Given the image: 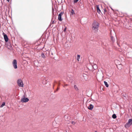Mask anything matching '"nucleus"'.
I'll return each mask as SVG.
<instances>
[{"label":"nucleus","mask_w":132,"mask_h":132,"mask_svg":"<svg viewBox=\"0 0 132 132\" xmlns=\"http://www.w3.org/2000/svg\"><path fill=\"white\" fill-rule=\"evenodd\" d=\"M80 55H78V54L77 55V59L78 61V62H79V59H80Z\"/></svg>","instance_id":"nucleus-12"},{"label":"nucleus","mask_w":132,"mask_h":132,"mask_svg":"<svg viewBox=\"0 0 132 132\" xmlns=\"http://www.w3.org/2000/svg\"><path fill=\"white\" fill-rule=\"evenodd\" d=\"M111 39L112 42H113L114 41V38L112 36H111Z\"/></svg>","instance_id":"nucleus-19"},{"label":"nucleus","mask_w":132,"mask_h":132,"mask_svg":"<svg viewBox=\"0 0 132 132\" xmlns=\"http://www.w3.org/2000/svg\"><path fill=\"white\" fill-rule=\"evenodd\" d=\"M59 90V88H58H58H57V90Z\"/></svg>","instance_id":"nucleus-26"},{"label":"nucleus","mask_w":132,"mask_h":132,"mask_svg":"<svg viewBox=\"0 0 132 132\" xmlns=\"http://www.w3.org/2000/svg\"><path fill=\"white\" fill-rule=\"evenodd\" d=\"M83 77L85 80H87L88 79V75L84 73L83 75Z\"/></svg>","instance_id":"nucleus-7"},{"label":"nucleus","mask_w":132,"mask_h":132,"mask_svg":"<svg viewBox=\"0 0 132 132\" xmlns=\"http://www.w3.org/2000/svg\"><path fill=\"white\" fill-rule=\"evenodd\" d=\"M71 14H75V12H74V11L72 9L71 10Z\"/></svg>","instance_id":"nucleus-18"},{"label":"nucleus","mask_w":132,"mask_h":132,"mask_svg":"<svg viewBox=\"0 0 132 132\" xmlns=\"http://www.w3.org/2000/svg\"><path fill=\"white\" fill-rule=\"evenodd\" d=\"M71 123L73 125H75L76 123L73 121H72Z\"/></svg>","instance_id":"nucleus-21"},{"label":"nucleus","mask_w":132,"mask_h":132,"mask_svg":"<svg viewBox=\"0 0 132 132\" xmlns=\"http://www.w3.org/2000/svg\"><path fill=\"white\" fill-rule=\"evenodd\" d=\"M128 123L131 125L132 124V119H129V120Z\"/></svg>","instance_id":"nucleus-11"},{"label":"nucleus","mask_w":132,"mask_h":132,"mask_svg":"<svg viewBox=\"0 0 132 132\" xmlns=\"http://www.w3.org/2000/svg\"><path fill=\"white\" fill-rule=\"evenodd\" d=\"M8 2H9L10 0H6Z\"/></svg>","instance_id":"nucleus-25"},{"label":"nucleus","mask_w":132,"mask_h":132,"mask_svg":"<svg viewBox=\"0 0 132 132\" xmlns=\"http://www.w3.org/2000/svg\"><path fill=\"white\" fill-rule=\"evenodd\" d=\"M112 117L113 119H116L117 118V116L115 114H113L112 116Z\"/></svg>","instance_id":"nucleus-14"},{"label":"nucleus","mask_w":132,"mask_h":132,"mask_svg":"<svg viewBox=\"0 0 132 132\" xmlns=\"http://www.w3.org/2000/svg\"><path fill=\"white\" fill-rule=\"evenodd\" d=\"M131 125H130L129 123L128 122L125 125V127L126 128H128Z\"/></svg>","instance_id":"nucleus-10"},{"label":"nucleus","mask_w":132,"mask_h":132,"mask_svg":"<svg viewBox=\"0 0 132 132\" xmlns=\"http://www.w3.org/2000/svg\"><path fill=\"white\" fill-rule=\"evenodd\" d=\"M5 102H3V103H2V105H1V106H0V107L1 108H2L3 107V106H4L5 105Z\"/></svg>","instance_id":"nucleus-15"},{"label":"nucleus","mask_w":132,"mask_h":132,"mask_svg":"<svg viewBox=\"0 0 132 132\" xmlns=\"http://www.w3.org/2000/svg\"><path fill=\"white\" fill-rule=\"evenodd\" d=\"M94 108V106L92 104H90L88 108L90 110H92Z\"/></svg>","instance_id":"nucleus-8"},{"label":"nucleus","mask_w":132,"mask_h":132,"mask_svg":"<svg viewBox=\"0 0 132 132\" xmlns=\"http://www.w3.org/2000/svg\"><path fill=\"white\" fill-rule=\"evenodd\" d=\"M66 28H65L64 29V30H63V31L64 32H65V31H66Z\"/></svg>","instance_id":"nucleus-23"},{"label":"nucleus","mask_w":132,"mask_h":132,"mask_svg":"<svg viewBox=\"0 0 132 132\" xmlns=\"http://www.w3.org/2000/svg\"><path fill=\"white\" fill-rule=\"evenodd\" d=\"M79 1V0H74V2L75 3H76L77 2Z\"/></svg>","instance_id":"nucleus-22"},{"label":"nucleus","mask_w":132,"mask_h":132,"mask_svg":"<svg viewBox=\"0 0 132 132\" xmlns=\"http://www.w3.org/2000/svg\"><path fill=\"white\" fill-rule=\"evenodd\" d=\"M17 62L16 60H14L12 62V64L13 65L14 68L15 69H16L17 68Z\"/></svg>","instance_id":"nucleus-4"},{"label":"nucleus","mask_w":132,"mask_h":132,"mask_svg":"<svg viewBox=\"0 0 132 132\" xmlns=\"http://www.w3.org/2000/svg\"><path fill=\"white\" fill-rule=\"evenodd\" d=\"M104 84L106 87H108L109 86V85L108 84L107 82L105 81H104Z\"/></svg>","instance_id":"nucleus-13"},{"label":"nucleus","mask_w":132,"mask_h":132,"mask_svg":"<svg viewBox=\"0 0 132 132\" xmlns=\"http://www.w3.org/2000/svg\"><path fill=\"white\" fill-rule=\"evenodd\" d=\"M97 10L98 13H100L101 12V11L99 9V6L98 5H96Z\"/></svg>","instance_id":"nucleus-9"},{"label":"nucleus","mask_w":132,"mask_h":132,"mask_svg":"<svg viewBox=\"0 0 132 132\" xmlns=\"http://www.w3.org/2000/svg\"><path fill=\"white\" fill-rule=\"evenodd\" d=\"M17 84L20 87H23V84L22 80L20 79H19L17 81Z\"/></svg>","instance_id":"nucleus-3"},{"label":"nucleus","mask_w":132,"mask_h":132,"mask_svg":"<svg viewBox=\"0 0 132 132\" xmlns=\"http://www.w3.org/2000/svg\"><path fill=\"white\" fill-rule=\"evenodd\" d=\"M55 83H56L55 82H54V83L53 84V87H54V86H55Z\"/></svg>","instance_id":"nucleus-24"},{"label":"nucleus","mask_w":132,"mask_h":132,"mask_svg":"<svg viewBox=\"0 0 132 132\" xmlns=\"http://www.w3.org/2000/svg\"><path fill=\"white\" fill-rule=\"evenodd\" d=\"M104 11L106 12V10L105 9H104Z\"/></svg>","instance_id":"nucleus-27"},{"label":"nucleus","mask_w":132,"mask_h":132,"mask_svg":"<svg viewBox=\"0 0 132 132\" xmlns=\"http://www.w3.org/2000/svg\"><path fill=\"white\" fill-rule=\"evenodd\" d=\"M28 95H27L26 94V91L25 92H24V97L21 98V102H26L29 101V99L26 97H27V96H29V95L30 94V92L29 93L28 92Z\"/></svg>","instance_id":"nucleus-2"},{"label":"nucleus","mask_w":132,"mask_h":132,"mask_svg":"<svg viewBox=\"0 0 132 132\" xmlns=\"http://www.w3.org/2000/svg\"><path fill=\"white\" fill-rule=\"evenodd\" d=\"M56 21H55L54 20L53 21V20H52V21L51 22V23L52 24H54V23H55Z\"/></svg>","instance_id":"nucleus-20"},{"label":"nucleus","mask_w":132,"mask_h":132,"mask_svg":"<svg viewBox=\"0 0 132 132\" xmlns=\"http://www.w3.org/2000/svg\"><path fill=\"white\" fill-rule=\"evenodd\" d=\"M3 35L4 36V38L5 39V41L7 42L8 40V38L7 37V35L5 34L4 32L3 33Z\"/></svg>","instance_id":"nucleus-5"},{"label":"nucleus","mask_w":132,"mask_h":132,"mask_svg":"<svg viewBox=\"0 0 132 132\" xmlns=\"http://www.w3.org/2000/svg\"><path fill=\"white\" fill-rule=\"evenodd\" d=\"M74 88H75V89L76 90H78V88L77 87L76 85H74Z\"/></svg>","instance_id":"nucleus-17"},{"label":"nucleus","mask_w":132,"mask_h":132,"mask_svg":"<svg viewBox=\"0 0 132 132\" xmlns=\"http://www.w3.org/2000/svg\"><path fill=\"white\" fill-rule=\"evenodd\" d=\"M41 57L43 58H45V55H44V54L43 53H42L41 54Z\"/></svg>","instance_id":"nucleus-16"},{"label":"nucleus","mask_w":132,"mask_h":132,"mask_svg":"<svg viewBox=\"0 0 132 132\" xmlns=\"http://www.w3.org/2000/svg\"><path fill=\"white\" fill-rule=\"evenodd\" d=\"M99 25V23L97 22L94 21L92 24V31L95 32H97Z\"/></svg>","instance_id":"nucleus-1"},{"label":"nucleus","mask_w":132,"mask_h":132,"mask_svg":"<svg viewBox=\"0 0 132 132\" xmlns=\"http://www.w3.org/2000/svg\"><path fill=\"white\" fill-rule=\"evenodd\" d=\"M63 13L61 12L58 15V19L60 21H61L62 19L61 18V16L63 15Z\"/></svg>","instance_id":"nucleus-6"},{"label":"nucleus","mask_w":132,"mask_h":132,"mask_svg":"<svg viewBox=\"0 0 132 132\" xmlns=\"http://www.w3.org/2000/svg\"><path fill=\"white\" fill-rule=\"evenodd\" d=\"M95 132H97V131H95Z\"/></svg>","instance_id":"nucleus-28"}]
</instances>
